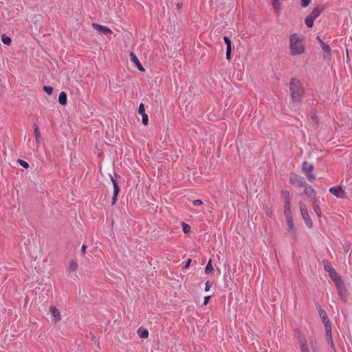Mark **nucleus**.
Wrapping results in <instances>:
<instances>
[{
  "instance_id": "1",
  "label": "nucleus",
  "mask_w": 352,
  "mask_h": 352,
  "mask_svg": "<svg viewBox=\"0 0 352 352\" xmlns=\"http://www.w3.org/2000/svg\"><path fill=\"white\" fill-rule=\"evenodd\" d=\"M303 38V36L298 33H293L289 36V49L291 55H300L305 52V48L302 43Z\"/></svg>"
},
{
  "instance_id": "2",
  "label": "nucleus",
  "mask_w": 352,
  "mask_h": 352,
  "mask_svg": "<svg viewBox=\"0 0 352 352\" xmlns=\"http://www.w3.org/2000/svg\"><path fill=\"white\" fill-rule=\"evenodd\" d=\"M289 91L291 98L294 102L301 103L305 91L299 80L292 78L289 82Z\"/></svg>"
},
{
  "instance_id": "3",
  "label": "nucleus",
  "mask_w": 352,
  "mask_h": 352,
  "mask_svg": "<svg viewBox=\"0 0 352 352\" xmlns=\"http://www.w3.org/2000/svg\"><path fill=\"white\" fill-rule=\"evenodd\" d=\"M324 269V270L328 272L329 276L333 280V281L335 283L336 286H340V285H342V279L339 274L337 273L336 270L333 267L331 264L327 260H323L322 261Z\"/></svg>"
},
{
  "instance_id": "4",
  "label": "nucleus",
  "mask_w": 352,
  "mask_h": 352,
  "mask_svg": "<svg viewBox=\"0 0 352 352\" xmlns=\"http://www.w3.org/2000/svg\"><path fill=\"white\" fill-rule=\"evenodd\" d=\"M299 206H300V210L302 217L306 226L308 228H311L313 227V222L309 216V214L308 212V208H307V206L303 202L300 201L299 203Z\"/></svg>"
},
{
  "instance_id": "5",
  "label": "nucleus",
  "mask_w": 352,
  "mask_h": 352,
  "mask_svg": "<svg viewBox=\"0 0 352 352\" xmlns=\"http://www.w3.org/2000/svg\"><path fill=\"white\" fill-rule=\"evenodd\" d=\"M322 10L317 7L313 9L311 12L305 19V23L308 28H311L314 24V21L317 19L321 14Z\"/></svg>"
},
{
  "instance_id": "6",
  "label": "nucleus",
  "mask_w": 352,
  "mask_h": 352,
  "mask_svg": "<svg viewBox=\"0 0 352 352\" xmlns=\"http://www.w3.org/2000/svg\"><path fill=\"white\" fill-rule=\"evenodd\" d=\"M326 331V336L328 342L330 344L331 349L336 352V348L333 344V341L332 339V334H331V323L329 321V320H327L326 322H323Z\"/></svg>"
},
{
  "instance_id": "7",
  "label": "nucleus",
  "mask_w": 352,
  "mask_h": 352,
  "mask_svg": "<svg viewBox=\"0 0 352 352\" xmlns=\"http://www.w3.org/2000/svg\"><path fill=\"white\" fill-rule=\"evenodd\" d=\"M290 183L293 185H297L300 187H304L306 186V181L304 177L292 173L289 178Z\"/></svg>"
},
{
  "instance_id": "8",
  "label": "nucleus",
  "mask_w": 352,
  "mask_h": 352,
  "mask_svg": "<svg viewBox=\"0 0 352 352\" xmlns=\"http://www.w3.org/2000/svg\"><path fill=\"white\" fill-rule=\"evenodd\" d=\"M111 181L112 182L113 186V196H112V205L115 204L117 201L118 195L120 192V186L112 176H111Z\"/></svg>"
},
{
  "instance_id": "9",
  "label": "nucleus",
  "mask_w": 352,
  "mask_h": 352,
  "mask_svg": "<svg viewBox=\"0 0 352 352\" xmlns=\"http://www.w3.org/2000/svg\"><path fill=\"white\" fill-rule=\"evenodd\" d=\"M329 192L338 198H344L346 197V192L340 186L331 187Z\"/></svg>"
},
{
  "instance_id": "10",
  "label": "nucleus",
  "mask_w": 352,
  "mask_h": 352,
  "mask_svg": "<svg viewBox=\"0 0 352 352\" xmlns=\"http://www.w3.org/2000/svg\"><path fill=\"white\" fill-rule=\"evenodd\" d=\"M92 27L101 34H112V31L107 26L101 25L98 23H92Z\"/></svg>"
},
{
  "instance_id": "11",
  "label": "nucleus",
  "mask_w": 352,
  "mask_h": 352,
  "mask_svg": "<svg viewBox=\"0 0 352 352\" xmlns=\"http://www.w3.org/2000/svg\"><path fill=\"white\" fill-rule=\"evenodd\" d=\"M131 61L136 66L140 72H144L145 69L139 61L137 56L132 52L129 53Z\"/></svg>"
},
{
  "instance_id": "12",
  "label": "nucleus",
  "mask_w": 352,
  "mask_h": 352,
  "mask_svg": "<svg viewBox=\"0 0 352 352\" xmlns=\"http://www.w3.org/2000/svg\"><path fill=\"white\" fill-rule=\"evenodd\" d=\"M138 113L142 116V124L145 126L148 125V118L147 114L145 113L144 105L143 103H140L138 107Z\"/></svg>"
},
{
  "instance_id": "13",
  "label": "nucleus",
  "mask_w": 352,
  "mask_h": 352,
  "mask_svg": "<svg viewBox=\"0 0 352 352\" xmlns=\"http://www.w3.org/2000/svg\"><path fill=\"white\" fill-rule=\"evenodd\" d=\"M320 47L322 50L326 53L324 56V59H329L331 56L330 46L322 41H320Z\"/></svg>"
},
{
  "instance_id": "14",
  "label": "nucleus",
  "mask_w": 352,
  "mask_h": 352,
  "mask_svg": "<svg viewBox=\"0 0 352 352\" xmlns=\"http://www.w3.org/2000/svg\"><path fill=\"white\" fill-rule=\"evenodd\" d=\"M302 170L305 173H311L314 170V166L307 162L302 164Z\"/></svg>"
},
{
  "instance_id": "15",
  "label": "nucleus",
  "mask_w": 352,
  "mask_h": 352,
  "mask_svg": "<svg viewBox=\"0 0 352 352\" xmlns=\"http://www.w3.org/2000/svg\"><path fill=\"white\" fill-rule=\"evenodd\" d=\"M50 312L54 318L55 322L59 321L60 320V311L55 307H52L50 308Z\"/></svg>"
},
{
  "instance_id": "16",
  "label": "nucleus",
  "mask_w": 352,
  "mask_h": 352,
  "mask_svg": "<svg viewBox=\"0 0 352 352\" xmlns=\"http://www.w3.org/2000/svg\"><path fill=\"white\" fill-rule=\"evenodd\" d=\"M286 221H287V226H288V232L293 234H295L296 228L294 226V223L293 219L286 220Z\"/></svg>"
},
{
  "instance_id": "17",
  "label": "nucleus",
  "mask_w": 352,
  "mask_h": 352,
  "mask_svg": "<svg viewBox=\"0 0 352 352\" xmlns=\"http://www.w3.org/2000/svg\"><path fill=\"white\" fill-rule=\"evenodd\" d=\"M67 94L65 92L62 91L60 93L58 96V102L62 105H65L67 104Z\"/></svg>"
},
{
  "instance_id": "18",
  "label": "nucleus",
  "mask_w": 352,
  "mask_h": 352,
  "mask_svg": "<svg viewBox=\"0 0 352 352\" xmlns=\"http://www.w3.org/2000/svg\"><path fill=\"white\" fill-rule=\"evenodd\" d=\"M78 265L77 262L75 261H72L69 264L68 272L69 273L74 272L78 270Z\"/></svg>"
},
{
  "instance_id": "19",
  "label": "nucleus",
  "mask_w": 352,
  "mask_h": 352,
  "mask_svg": "<svg viewBox=\"0 0 352 352\" xmlns=\"http://www.w3.org/2000/svg\"><path fill=\"white\" fill-rule=\"evenodd\" d=\"M304 187H305L304 194H305L308 196H311L312 195L316 194V190L311 186H309L306 184V186H304Z\"/></svg>"
},
{
  "instance_id": "20",
  "label": "nucleus",
  "mask_w": 352,
  "mask_h": 352,
  "mask_svg": "<svg viewBox=\"0 0 352 352\" xmlns=\"http://www.w3.org/2000/svg\"><path fill=\"white\" fill-rule=\"evenodd\" d=\"M34 135H35L36 143H37V144H38L40 143L41 134H40L39 127L36 124L34 125Z\"/></svg>"
},
{
  "instance_id": "21",
  "label": "nucleus",
  "mask_w": 352,
  "mask_h": 352,
  "mask_svg": "<svg viewBox=\"0 0 352 352\" xmlns=\"http://www.w3.org/2000/svg\"><path fill=\"white\" fill-rule=\"evenodd\" d=\"M138 335L142 338H146L148 336V331L147 329L140 327L138 330Z\"/></svg>"
},
{
  "instance_id": "22",
  "label": "nucleus",
  "mask_w": 352,
  "mask_h": 352,
  "mask_svg": "<svg viewBox=\"0 0 352 352\" xmlns=\"http://www.w3.org/2000/svg\"><path fill=\"white\" fill-rule=\"evenodd\" d=\"M318 312H319V315H320V317L321 318L322 322H326L327 320H329L327 314L324 309H320Z\"/></svg>"
},
{
  "instance_id": "23",
  "label": "nucleus",
  "mask_w": 352,
  "mask_h": 352,
  "mask_svg": "<svg viewBox=\"0 0 352 352\" xmlns=\"http://www.w3.org/2000/svg\"><path fill=\"white\" fill-rule=\"evenodd\" d=\"M281 196L284 201H290V193L289 191L283 190L281 191Z\"/></svg>"
},
{
  "instance_id": "24",
  "label": "nucleus",
  "mask_w": 352,
  "mask_h": 352,
  "mask_svg": "<svg viewBox=\"0 0 352 352\" xmlns=\"http://www.w3.org/2000/svg\"><path fill=\"white\" fill-rule=\"evenodd\" d=\"M213 270H214V269H213V266L212 264V261H211V260H209V261L208 262V263L206 266L205 272H206V274H208L211 273Z\"/></svg>"
},
{
  "instance_id": "25",
  "label": "nucleus",
  "mask_w": 352,
  "mask_h": 352,
  "mask_svg": "<svg viewBox=\"0 0 352 352\" xmlns=\"http://www.w3.org/2000/svg\"><path fill=\"white\" fill-rule=\"evenodd\" d=\"M1 41H2L3 43L6 45H10L12 42L11 38L9 36H6V34H3L1 36Z\"/></svg>"
},
{
  "instance_id": "26",
  "label": "nucleus",
  "mask_w": 352,
  "mask_h": 352,
  "mask_svg": "<svg viewBox=\"0 0 352 352\" xmlns=\"http://www.w3.org/2000/svg\"><path fill=\"white\" fill-rule=\"evenodd\" d=\"M182 226L183 232L185 234H188L190 232L191 228L188 224H187L184 222H182Z\"/></svg>"
},
{
  "instance_id": "27",
  "label": "nucleus",
  "mask_w": 352,
  "mask_h": 352,
  "mask_svg": "<svg viewBox=\"0 0 352 352\" xmlns=\"http://www.w3.org/2000/svg\"><path fill=\"white\" fill-rule=\"evenodd\" d=\"M313 209H314V212L316 213V214L318 215V217H320L322 215V212H321V209H320L319 204H314V206H313Z\"/></svg>"
},
{
  "instance_id": "28",
  "label": "nucleus",
  "mask_w": 352,
  "mask_h": 352,
  "mask_svg": "<svg viewBox=\"0 0 352 352\" xmlns=\"http://www.w3.org/2000/svg\"><path fill=\"white\" fill-rule=\"evenodd\" d=\"M337 288H338V292H339V294L343 297L344 295L346 293V289L344 287V285H343V283L342 282V285H340V286H337Z\"/></svg>"
},
{
  "instance_id": "29",
  "label": "nucleus",
  "mask_w": 352,
  "mask_h": 352,
  "mask_svg": "<svg viewBox=\"0 0 352 352\" xmlns=\"http://www.w3.org/2000/svg\"><path fill=\"white\" fill-rule=\"evenodd\" d=\"M284 214H285V217L286 218V220H289V219H293L291 209L290 210H284Z\"/></svg>"
},
{
  "instance_id": "30",
  "label": "nucleus",
  "mask_w": 352,
  "mask_h": 352,
  "mask_svg": "<svg viewBox=\"0 0 352 352\" xmlns=\"http://www.w3.org/2000/svg\"><path fill=\"white\" fill-rule=\"evenodd\" d=\"M298 342H299V344H300V348L301 349L302 348V346L303 344L305 345H308L307 342V340L305 339V337L303 336H299L298 338Z\"/></svg>"
},
{
  "instance_id": "31",
  "label": "nucleus",
  "mask_w": 352,
  "mask_h": 352,
  "mask_svg": "<svg viewBox=\"0 0 352 352\" xmlns=\"http://www.w3.org/2000/svg\"><path fill=\"white\" fill-rule=\"evenodd\" d=\"M223 40L226 44V47H232V41L228 36H223Z\"/></svg>"
},
{
  "instance_id": "32",
  "label": "nucleus",
  "mask_w": 352,
  "mask_h": 352,
  "mask_svg": "<svg viewBox=\"0 0 352 352\" xmlns=\"http://www.w3.org/2000/svg\"><path fill=\"white\" fill-rule=\"evenodd\" d=\"M18 163L23 168H28L29 167V164L23 160H18Z\"/></svg>"
},
{
  "instance_id": "33",
  "label": "nucleus",
  "mask_w": 352,
  "mask_h": 352,
  "mask_svg": "<svg viewBox=\"0 0 352 352\" xmlns=\"http://www.w3.org/2000/svg\"><path fill=\"white\" fill-rule=\"evenodd\" d=\"M272 4H273V6H274V8L277 14H278L280 12V3H278V1H277V2L274 3Z\"/></svg>"
},
{
  "instance_id": "34",
  "label": "nucleus",
  "mask_w": 352,
  "mask_h": 352,
  "mask_svg": "<svg viewBox=\"0 0 352 352\" xmlns=\"http://www.w3.org/2000/svg\"><path fill=\"white\" fill-rule=\"evenodd\" d=\"M43 90L48 94L51 95L53 92V88L50 86H44Z\"/></svg>"
},
{
  "instance_id": "35",
  "label": "nucleus",
  "mask_w": 352,
  "mask_h": 352,
  "mask_svg": "<svg viewBox=\"0 0 352 352\" xmlns=\"http://www.w3.org/2000/svg\"><path fill=\"white\" fill-rule=\"evenodd\" d=\"M311 3V0H300L301 6L302 8L307 7Z\"/></svg>"
},
{
  "instance_id": "36",
  "label": "nucleus",
  "mask_w": 352,
  "mask_h": 352,
  "mask_svg": "<svg viewBox=\"0 0 352 352\" xmlns=\"http://www.w3.org/2000/svg\"><path fill=\"white\" fill-rule=\"evenodd\" d=\"M231 52H232V47H226V58L230 60L231 58Z\"/></svg>"
},
{
  "instance_id": "37",
  "label": "nucleus",
  "mask_w": 352,
  "mask_h": 352,
  "mask_svg": "<svg viewBox=\"0 0 352 352\" xmlns=\"http://www.w3.org/2000/svg\"><path fill=\"white\" fill-rule=\"evenodd\" d=\"M211 287H212V283L209 280H207L205 283V289H204L205 292H208Z\"/></svg>"
},
{
  "instance_id": "38",
  "label": "nucleus",
  "mask_w": 352,
  "mask_h": 352,
  "mask_svg": "<svg viewBox=\"0 0 352 352\" xmlns=\"http://www.w3.org/2000/svg\"><path fill=\"white\" fill-rule=\"evenodd\" d=\"M203 204V201L201 199H195L192 201V204L195 206H201Z\"/></svg>"
},
{
  "instance_id": "39",
  "label": "nucleus",
  "mask_w": 352,
  "mask_h": 352,
  "mask_svg": "<svg viewBox=\"0 0 352 352\" xmlns=\"http://www.w3.org/2000/svg\"><path fill=\"white\" fill-rule=\"evenodd\" d=\"M301 352H310L309 345L303 344L300 349Z\"/></svg>"
},
{
  "instance_id": "40",
  "label": "nucleus",
  "mask_w": 352,
  "mask_h": 352,
  "mask_svg": "<svg viewBox=\"0 0 352 352\" xmlns=\"http://www.w3.org/2000/svg\"><path fill=\"white\" fill-rule=\"evenodd\" d=\"M306 174L307 175L308 180L310 182H312L316 178V176L312 173V172L311 173H306Z\"/></svg>"
},
{
  "instance_id": "41",
  "label": "nucleus",
  "mask_w": 352,
  "mask_h": 352,
  "mask_svg": "<svg viewBox=\"0 0 352 352\" xmlns=\"http://www.w3.org/2000/svg\"><path fill=\"white\" fill-rule=\"evenodd\" d=\"M284 210H290V201H284Z\"/></svg>"
},
{
  "instance_id": "42",
  "label": "nucleus",
  "mask_w": 352,
  "mask_h": 352,
  "mask_svg": "<svg viewBox=\"0 0 352 352\" xmlns=\"http://www.w3.org/2000/svg\"><path fill=\"white\" fill-rule=\"evenodd\" d=\"M191 261L192 260L190 258H188L187 261H186L184 268L187 269L190 266Z\"/></svg>"
},
{
  "instance_id": "43",
  "label": "nucleus",
  "mask_w": 352,
  "mask_h": 352,
  "mask_svg": "<svg viewBox=\"0 0 352 352\" xmlns=\"http://www.w3.org/2000/svg\"><path fill=\"white\" fill-rule=\"evenodd\" d=\"M86 248H87V245L83 244L81 247V254L82 255H84L85 254V251H86Z\"/></svg>"
},
{
  "instance_id": "44",
  "label": "nucleus",
  "mask_w": 352,
  "mask_h": 352,
  "mask_svg": "<svg viewBox=\"0 0 352 352\" xmlns=\"http://www.w3.org/2000/svg\"><path fill=\"white\" fill-rule=\"evenodd\" d=\"M182 6H183V4L182 2H177L175 3V6H176L177 9H178V10H180L182 8Z\"/></svg>"
},
{
  "instance_id": "45",
  "label": "nucleus",
  "mask_w": 352,
  "mask_h": 352,
  "mask_svg": "<svg viewBox=\"0 0 352 352\" xmlns=\"http://www.w3.org/2000/svg\"><path fill=\"white\" fill-rule=\"evenodd\" d=\"M310 346L311 350L314 349V348H317V346L315 344L313 340H310Z\"/></svg>"
},
{
  "instance_id": "46",
  "label": "nucleus",
  "mask_w": 352,
  "mask_h": 352,
  "mask_svg": "<svg viewBox=\"0 0 352 352\" xmlns=\"http://www.w3.org/2000/svg\"><path fill=\"white\" fill-rule=\"evenodd\" d=\"M210 296H206L204 300V305H206L208 302V300H210Z\"/></svg>"
},
{
  "instance_id": "47",
  "label": "nucleus",
  "mask_w": 352,
  "mask_h": 352,
  "mask_svg": "<svg viewBox=\"0 0 352 352\" xmlns=\"http://www.w3.org/2000/svg\"><path fill=\"white\" fill-rule=\"evenodd\" d=\"M343 248L346 252H348L350 250V245L349 244L343 245Z\"/></svg>"
},
{
  "instance_id": "48",
  "label": "nucleus",
  "mask_w": 352,
  "mask_h": 352,
  "mask_svg": "<svg viewBox=\"0 0 352 352\" xmlns=\"http://www.w3.org/2000/svg\"><path fill=\"white\" fill-rule=\"evenodd\" d=\"M314 204H318V199H317V197H315L313 199V200H312V205H313V206H314Z\"/></svg>"
},
{
  "instance_id": "49",
  "label": "nucleus",
  "mask_w": 352,
  "mask_h": 352,
  "mask_svg": "<svg viewBox=\"0 0 352 352\" xmlns=\"http://www.w3.org/2000/svg\"><path fill=\"white\" fill-rule=\"evenodd\" d=\"M311 118L313 119V120H314L315 122H318V117L316 115L314 114L311 116Z\"/></svg>"
},
{
  "instance_id": "50",
  "label": "nucleus",
  "mask_w": 352,
  "mask_h": 352,
  "mask_svg": "<svg viewBox=\"0 0 352 352\" xmlns=\"http://www.w3.org/2000/svg\"><path fill=\"white\" fill-rule=\"evenodd\" d=\"M316 39L320 43V41H322L319 36H316Z\"/></svg>"
},
{
  "instance_id": "51",
  "label": "nucleus",
  "mask_w": 352,
  "mask_h": 352,
  "mask_svg": "<svg viewBox=\"0 0 352 352\" xmlns=\"http://www.w3.org/2000/svg\"><path fill=\"white\" fill-rule=\"evenodd\" d=\"M312 351L313 352H318V349L317 348H314V349H312Z\"/></svg>"
},
{
  "instance_id": "52",
  "label": "nucleus",
  "mask_w": 352,
  "mask_h": 352,
  "mask_svg": "<svg viewBox=\"0 0 352 352\" xmlns=\"http://www.w3.org/2000/svg\"><path fill=\"white\" fill-rule=\"evenodd\" d=\"M277 1H278V0H272V3H276Z\"/></svg>"
},
{
  "instance_id": "53",
  "label": "nucleus",
  "mask_w": 352,
  "mask_h": 352,
  "mask_svg": "<svg viewBox=\"0 0 352 352\" xmlns=\"http://www.w3.org/2000/svg\"><path fill=\"white\" fill-rule=\"evenodd\" d=\"M271 214H272V212H267V214L268 216H270Z\"/></svg>"
}]
</instances>
